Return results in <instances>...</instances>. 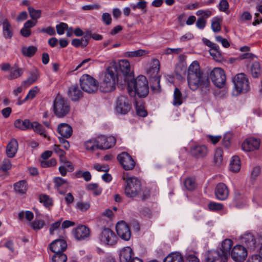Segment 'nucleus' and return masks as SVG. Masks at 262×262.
<instances>
[{"label": "nucleus", "instance_id": "nucleus-1", "mask_svg": "<svg viewBox=\"0 0 262 262\" xmlns=\"http://www.w3.org/2000/svg\"><path fill=\"white\" fill-rule=\"evenodd\" d=\"M187 81L190 89L192 91H195L199 88L205 92L209 91L210 81L200 70L199 62L196 61L192 62L188 68Z\"/></svg>", "mask_w": 262, "mask_h": 262}, {"label": "nucleus", "instance_id": "nucleus-2", "mask_svg": "<svg viewBox=\"0 0 262 262\" xmlns=\"http://www.w3.org/2000/svg\"><path fill=\"white\" fill-rule=\"evenodd\" d=\"M126 84L128 94L132 97L137 95L139 97H145L149 93L148 81L143 75H140L135 79L132 77Z\"/></svg>", "mask_w": 262, "mask_h": 262}, {"label": "nucleus", "instance_id": "nucleus-3", "mask_svg": "<svg viewBox=\"0 0 262 262\" xmlns=\"http://www.w3.org/2000/svg\"><path fill=\"white\" fill-rule=\"evenodd\" d=\"M111 67H116L117 84L122 86L125 85L126 82L134 77L133 73L130 70V63L126 59L121 60L118 64H114Z\"/></svg>", "mask_w": 262, "mask_h": 262}, {"label": "nucleus", "instance_id": "nucleus-4", "mask_svg": "<svg viewBox=\"0 0 262 262\" xmlns=\"http://www.w3.org/2000/svg\"><path fill=\"white\" fill-rule=\"evenodd\" d=\"M126 185L124 187V193L126 196L129 198H134L138 196L142 191V184L139 179L135 177L125 178Z\"/></svg>", "mask_w": 262, "mask_h": 262}, {"label": "nucleus", "instance_id": "nucleus-5", "mask_svg": "<svg viewBox=\"0 0 262 262\" xmlns=\"http://www.w3.org/2000/svg\"><path fill=\"white\" fill-rule=\"evenodd\" d=\"M116 67H109L106 70L103 82L101 83L102 91L105 93L110 92L115 88L117 83V75H116Z\"/></svg>", "mask_w": 262, "mask_h": 262}, {"label": "nucleus", "instance_id": "nucleus-6", "mask_svg": "<svg viewBox=\"0 0 262 262\" xmlns=\"http://www.w3.org/2000/svg\"><path fill=\"white\" fill-rule=\"evenodd\" d=\"M54 114L58 118H63L68 115L70 111V105L69 101L58 95L55 97L53 103Z\"/></svg>", "mask_w": 262, "mask_h": 262}, {"label": "nucleus", "instance_id": "nucleus-7", "mask_svg": "<svg viewBox=\"0 0 262 262\" xmlns=\"http://www.w3.org/2000/svg\"><path fill=\"white\" fill-rule=\"evenodd\" d=\"M232 81L237 95L249 90V82L245 74L241 73L236 74L233 78Z\"/></svg>", "mask_w": 262, "mask_h": 262}, {"label": "nucleus", "instance_id": "nucleus-8", "mask_svg": "<svg viewBox=\"0 0 262 262\" xmlns=\"http://www.w3.org/2000/svg\"><path fill=\"white\" fill-rule=\"evenodd\" d=\"M80 84L83 91L88 93H92L98 89V82L92 76L85 74L80 79Z\"/></svg>", "mask_w": 262, "mask_h": 262}, {"label": "nucleus", "instance_id": "nucleus-9", "mask_svg": "<svg viewBox=\"0 0 262 262\" xmlns=\"http://www.w3.org/2000/svg\"><path fill=\"white\" fill-rule=\"evenodd\" d=\"M132 108L131 102L125 95H120L116 98L115 110L118 114L125 115Z\"/></svg>", "mask_w": 262, "mask_h": 262}, {"label": "nucleus", "instance_id": "nucleus-10", "mask_svg": "<svg viewBox=\"0 0 262 262\" xmlns=\"http://www.w3.org/2000/svg\"><path fill=\"white\" fill-rule=\"evenodd\" d=\"M210 77L213 84L218 88L224 87L226 77L225 71L220 68H214L210 73Z\"/></svg>", "mask_w": 262, "mask_h": 262}, {"label": "nucleus", "instance_id": "nucleus-11", "mask_svg": "<svg viewBox=\"0 0 262 262\" xmlns=\"http://www.w3.org/2000/svg\"><path fill=\"white\" fill-rule=\"evenodd\" d=\"M247 254V249L244 246L236 245L233 247L229 255L235 262H243Z\"/></svg>", "mask_w": 262, "mask_h": 262}, {"label": "nucleus", "instance_id": "nucleus-12", "mask_svg": "<svg viewBox=\"0 0 262 262\" xmlns=\"http://www.w3.org/2000/svg\"><path fill=\"white\" fill-rule=\"evenodd\" d=\"M117 239L115 233L109 228L103 229L99 236V239L102 243L110 246L115 245Z\"/></svg>", "mask_w": 262, "mask_h": 262}, {"label": "nucleus", "instance_id": "nucleus-13", "mask_svg": "<svg viewBox=\"0 0 262 262\" xmlns=\"http://www.w3.org/2000/svg\"><path fill=\"white\" fill-rule=\"evenodd\" d=\"M117 159L125 170L133 169L135 166V162L127 152H123L117 156Z\"/></svg>", "mask_w": 262, "mask_h": 262}, {"label": "nucleus", "instance_id": "nucleus-14", "mask_svg": "<svg viewBox=\"0 0 262 262\" xmlns=\"http://www.w3.org/2000/svg\"><path fill=\"white\" fill-rule=\"evenodd\" d=\"M116 142L115 138L113 136L105 137L101 136L97 139V148L107 149L114 146Z\"/></svg>", "mask_w": 262, "mask_h": 262}, {"label": "nucleus", "instance_id": "nucleus-15", "mask_svg": "<svg viewBox=\"0 0 262 262\" xmlns=\"http://www.w3.org/2000/svg\"><path fill=\"white\" fill-rule=\"evenodd\" d=\"M118 235L124 241H128L131 236V232L127 224L123 221H121L116 226Z\"/></svg>", "mask_w": 262, "mask_h": 262}, {"label": "nucleus", "instance_id": "nucleus-16", "mask_svg": "<svg viewBox=\"0 0 262 262\" xmlns=\"http://www.w3.org/2000/svg\"><path fill=\"white\" fill-rule=\"evenodd\" d=\"M64 236L61 235V238L56 239L50 244V250L56 253H63L67 248V244L63 239Z\"/></svg>", "mask_w": 262, "mask_h": 262}, {"label": "nucleus", "instance_id": "nucleus-17", "mask_svg": "<svg viewBox=\"0 0 262 262\" xmlns=\"http://www.w3.org/2000/svg\"><path fill=\"white\" fill-rule=\"evenodd\" d=\"M73 234L77 241L85 240L89 237L90 230L84 225H79L73 229Z\"/></svg>", "mask_w": 262, "mask_h": 262}, {"label": "nucleus", "instance_id": "nucleus-18", "mask_svg": "<svg viewBox=\"0 0 262 262\" xmlns=\"http://www.w3.org/2000/svg\"><path fill=\"white\" fill-rule=\"evenodd\" d=\"M190 152L193 157L196 159H202L207 156L208 148L205 145H195L191 147Z\"/></svg>", "mask_w": 262, "mask_h": 262}, {"label": "nucleus", "instance_id": "nucleus-19", "mask_svg": "<svg viewBox=\"0 0 262 262\" xmlns=\"http://www.w3.org/2000/svg\"><path fill=\"white\" fill-rule=\"evenodd\" d=\"M260 145V140L255 138L246 139L242 145V149L245 151H251L258 149Z\"/></svg>", "mask_w": 262, "mask_h": 262}, {"label": "nucleus", "instance_id": "nucleus-20", "mask_svg": "<svg viewBox=\"0 0 262 262\" xmlns=\"http://www.w3.org/2000/svg\"><path fill=\"white\" fill-rule=\"evenodd\" d=\"M214 192L216 199L222 201L226 200L229 195L228 188L223 183H219L217 184Z\"/></svg>", "mask_w": 262, "mask_h": 262}, {"label": "nucleus", "instance_id": "nucleus-21", "mask_svg": "<svg viewBox=\"0 0 262 262\" xmlns=\"http://www.w3.org/2000/svg\"><path fill=\"white\" fill-rule=\"evenodd\" d=\"M242 243L248 249L254 250L256 248V240L251 233H246L241 238Z\"/></svg>", "mask_w": 262, "mask_h": 262}, {"label": "nucleus", "instance_id": "nucleus-22", "mask_svg": "<svg viewBox=\"0 0 262 262\" xmlns=\"http://www.w3.org/2000/svg\"><path fill=\"white\" fill-rule=\"evenodd\" d=\"M233 242L232 240L227 238L222 242L221 248L219 251L221 252L223 257V261H226L230 254V250L232 246Z\"/></svg>", "mask_w": 262, "mask_h": 262}, {"label": "nucleus", "instance_id": "nucleus-23", "mask_svg": "<svg viewBox=\"0 0 262 262\" xmlns=\"http://www.w3.org/2000/svg\"><path fill=\"white\" fill-rule=\"evenodd\" d=\"M57 130L61 137L66 139L71 137L73 133L72 127L68 124L64 123L58 125Z\"/></svg>", "mask_w": 262, "mask_h": 262}, {"label": "nucleus", "instance_id": "nucleus-24", "mask_svg": "<svg viewBox=\"0 0 262 262\" xmlns=\"http://www.w3.org/2000/svg\"><path fill=\"white\" fill-rule=\"evenodd\" d=\"M133 255V251L129 247L124 248L120 253V260L121 262H129Z\"/></svg>", "mask_w": 262, "mask_h": 262}, {"label": "nucleus", "instance_id": "nucleus-25", "mask_svg": "<svg viewBox=\"0 0 262 262\" xmlns=\"http://www.w3.org/2000/svg\"><path fill=\"white\" fill-rule=\"evenodd\" d=\"M160 68L159 61L157 59H154L152 61V66L147 71L149 78L156 76H160L158 75Z\"/></svg>", "mask_w": 262, "mask_h": 262}, {"label": "nucleus", "instance_id": "nucleus-26", "mask_svg": "<svg viewBox=\"0 0 262 262\" xmlns=\"http://www.w3.org/2000/svg\"><path fill=\"white\" fill-rule=\"evenodd\" d=\"M222 255L219 250H210L206 254L205 259L206 262H214L219 258L223 261V257Z\"/></svg>", "mask_w": 262, "mask_h": 262}, {"label": "nucleus", "instance_id": "nucleus-27", "mask_svg": "<svg viewBox=\"0 0 262 262\" xmlns=\"http://www.w3.org/2000/svg\"><path fill=\"white\" fill-rule=\"evenodd\" d=\"M18 149V143L16 140L13 139L7 146L6 154L8 157L13 158L15 156Z\"/></svg>", "mask_w": 262, "mask_h": 262}, {"label": "nucleus", "instance_id": "nucleus-28", "mask_svg": "<svg viewBox=\"0 0 262 262\" xmlns=\"http://www.w3.org/2000/svg\"><path fill=\"white\" fill-rule=\"evenodd\" d=\"M68 95L72 101H76L82 96V92L76 85L71 86L68 91Z\"/></svg>", "mask_w": 262, "mask_h": 262}, {"label": "nucleus", "instance_id": "nucleus-29", "mask_svg": "<svg viewBox=\"0 0 262 262\" xmlns=\"http://www.w3.org/2000/svg\"><path fill=\"white\" fill-rule=\"evenodd\" d=\"M32 122L27 119L24 120L18 119L14 122L15 127L23 130L31 129L32 127Z\"/></svg>", "mask_w": 262, "mask_h": 262}, {"label": "nucleus", "instance_id": "nucleus-30", "mask_svg": "<svg viewBox=\"0 0 262 262\" xmlns=\"http://www.w3.org/2000/svg\"><path fill=\"white\" fill-rule=\"evenodd\" d=\"M233 201L234 205L238 208L242 207L246 203L244 195L237 190L234 191Z\"/></svg>", "mask_w": 262, "mask_h": 262}, {"label": "nucleus", "instance_id": "nucleus-31", "mask_svg": "<svg viewBox=\"0 0 262 262\" xmlns=\"http://www.w3.org/2000/svg\"><path fill=\"white\" fill-rule=\"evenodd\" d=\"M185 97L182 96V94L180 90L176 88L173 92V99L172 101V104L175 106H179L181 105Z\"/></svg>", "mask_w": 262, "mask_h": 262}, {"label": "nucleus", "instance_id": "nucleus-32", "mask_svg": "<svg viewBox=\"0 0 262 262\" xmlns=\"http://www.w3.org/2000/svg\"><path fill=\"white\" fill-rule=\"evenodd\" d=\"M13 187L16 192L24 194L27 190V183L25 180H21L14 183Z\"/></svg>", "mask_w": 262, "mask_h": 262}, {"label": "nucleus", "instance_id": "nucleus-33", "mask_svg": "<svg viewBox=\"0 0 262 262\" xmlns=\"http://www.w3.org/2000/svg\"><path fill=\"white\" fill-rule=\"evenodd\" d=\"M163 262H184V260L182 255L179 253H172L165 257Z\"/></svg>", "mask_w": 262, "mask_h": 262}, {"label": "nucleus", "instance_id": "nucleus-34", "mask_svg": "<svg viewBox=\"0 0 262 262\" xmlns=\"http://www.w3.org/2000/svg\"><path fill=\"white\" fill-rule=\"evenodd\" d=\"M38 77L39 72L36 69H35L31 72V75L29 78L23 82V84L25 86H28L36 81Z\"/></svg>", "mask_w": 262, "mask_h": 262}, {"label": "nucleus", "instance_id": "nucleus-35", "mask_svg": "<svg viewBox=\"0 0 262 262\" xmlns=\"http://www.w3.org/2000/svg\"><path fill=\"white\" fill-rule=\"evenodd\" d=\"M32 127L31 129H33L34 132L37 133L45 138H47L48 140H50V137L47 136L46 133V130L43 127L37 122H33L32 124Z\"/></svg>", "mask_w": 262, "mask_h": 262}, {"label": "nucleus", "instance_id": "nucleus-36", "mask_svg": "<svg viewBox=\"0 0 262 262\" xmlns=\"http://www.w3.org/2000/svg\"><path fill=\"white\" fill-rule=\"evenodd\" d=\"M230 170L234 172L238 171L241 169V161L237 156H234L230 163Z\"/></svg>", "mask_w": 262, "mask_h": 262}, {"label": "nucleus", "instance_id": "nucleus-37", "mask_svg": "<svg viewBox=\"0 0 262 262\" xmlns=\"http://www.w3.org/2000/svg\"><path fill=\"white\" fill-rule=\"evenodd\" d=\"M37 50V48L33 46L28 47H24L21 49V52L24 56L28 57H32L34 55Z\"/></svg>", "mask_w": 262, "mask_h": 262}, {"label": "nucleus", "instance_id": "nucleus-38", "mask_svg": "<svg viewBox=\"0 0 262 262\" xmlns=\"http://www.w3.org/2000/svg\"><path fill=\"white\" fill-rule=\"evenodd\" d=\"M24 72V70L21 68H12L10 69V74L7 76L9 80L16 79L20 76Z\"/></svg>", "mask_w": 262, "mask_h": 262}, {"label": "nucleus", "instance_id": "nucleus-39", "mask_svg": "<svg viewBox=\"0 0 262 262\" xmlns=\"http://www.w3.org/2000/svg\"><path fill=\"white\" fill-rule=\"evenodd\" d=\"M223 151L221 148H217L215 151L214 162L216 165L220 166L223 163Z\"/></svg>", "mask_w": 262, "mask_h": 262}, {"label": "nucleus", "instance_id": "nucleus-40", "mask_svg": "<svg viewBox=\"0 0 262 262\" xmlns=\"http://www.w3.org/2000/svg\"><path fill=\"white\" fill-rule=\"evenodd\" d=\"M3 33L4 37L6 39H10L12 37V28L10 23L3 26Z\"/></svg>", "mask_w": 262, "mask_h": 262}, {"label": "nucleus", "instance_id": "nucleus-41", "mask_svg": "<svg viewBox=\"0 0 262 262\" xmlns=\"http://www.w3.org/2000/svg\"><path fill=\"white\" fill-rule=\"evenodd\" d=\"M251 72L252 76L254 78L258 77L261 73V68L258 62H254L251 68Z\"/></svg>", "mask_w": 262, "mask_h": 262}, {"label": "nucleus", "instance_id": "nucleus-42", "mask_svg": "<svg viewBox=\"0 0 262 262\" xmlns=\"http://www.w3.org/2000/svg\"><path fill=\"white\" fill-rule=\"evenodd\" d=\"M150 81L151 82L150 86L152 90L159 92L160 90V76H155L152 78H150Z\"/></svg>", "mask_w": 262, "mask_h": 262}, {"label": "nucleus", "instance_id": "nucleus-43", "mask_svg": "<svg viewBox=\"0 0 262 262\" xmlns=\"http://www.w3.org/2000/svg\"><path fill=\"white\" fill-rule=\"evenodd\" d=\"M186 68L184 67H178L175 70V76L177 79L181 80L184 78L186 75Z\"/></svg>", "mask_w": 262, "mask_h": 262}, {"label": "nucleus", "instance_id": "nucleus-44", "mask_svg": "<svg viewBox=\"0 0 262 262\" xmlns=\"http://www.w3.org/2000/svg\"><path fill=\"white\" fill-rule=\"evenodd\" d=\"M67 256L63 253H56L52 258V262H66Z\"/></svg>", "mask_w": 262, "mask_h": 262}, {"label": "nucleus", "instance_id": "nucleus-45", "mask_svg": "<svg viewBox=\"0 0 262 262\" xmlns=\"http://www.w3.org/2000/svg\"><path fill=\"white\" fill-rule=\"evenodd\" d=\"M75 177L77 178H80L81 177H82L84 179V180L86 182L90 181L92 177L91 174L89 171H86L83 172L81 170H79L77 171L75 173Z\"/></svg>", "mask_w": 262, "mask_h": 262}, {"label": "nucleus", "instance_id": "nucleus-46", "mask_svg": "<svg viewBox=\"0 0 262 262\" xmlns=\"http://www.w3.org/2000/svg\"><path fill=\"white\" fill-rule=\"evenodd\" d=\"M136 108L137 114L139 116L144 117L147 116V112L144 106H142L141 102H136Z\"/></svg>", "mask_w": 262, "mask_h": 262}, {"label": "nucleus", "instance_id": "nucleus-47", "mask_svg": "<svg viewBox=\"0 0 262 262\" xmlns=\"http://www.w3.org/2000/svg\"><path fill=\"white\" fill-rule=\"evenodd\" d=\"M28 9L30 16L32 19L36 20L40 17L41 13L40 10H35L31 7H28Z\"/></svg>", "mask_w": 262, "mask_h": 262}, {"label": "nucleus", "instance_id": "nucleus-48", "mask_svg": "<svg viewBox=\"0 0 262 262\" xmlns=\"http://www.w3.org/2000/svg\"><path fill=\"white\" fill-rule=\"evenodd\" d=\"M40 202L43 204L46 207L52 205V199L46 194H40L39 196Z\"/></svg>", "mask_w": 262, "mask_h": 262}, {"label": "nucleus", "instance_id": "nucleus-49", "mask_svg": "<svg viewBox=\"0 0 262 262\" xmlns=\"http://www.w3.org/2000/svg\"><path fill=\"white\" fill-rule=\"evenodd\" d=\"M184 185L187 189L191 191L195 188V181L191 178H187L184 181Z\"/></svg>", "mask_w": 262, "mask_h": 262}, {"label": "nucleus", "instance_id": "nucleus-50", "mask_svg": "<svg viewBox=\"0 0 262 262\" xmlns=\"http://www.w3.org/2000/svg\"><path fill=\"white\" fill-rule=\"evenodd\" d=\"M221 19L219 18H214L211 22V28L214 32L220 31L221 27L220 22Z\"/></svg>", "mask_w": 262, "mask_h": 262}, {"label": "nucleus", "instance_id": "nucleus-51", "mask_svg": "<svg viewBox=\"0 0 262 262\" xmlns=\"http://www.w3.org/2000/svg\"><path fill=\"white\" fill-rule=\"evenodd\" d=\"M208 207L211 211H220L223 209V205L221 203L211 202L208 204Z\"/></svg>", "mask_w": 262, "mask_h": 262}, {"label": "nucleus", "instance_id": "nucleus-52", "mask_svg": "<svg viewBox=\"0 0 262 262\" xmlns=\"http://www.w3.org/2000/svg\"><path fill=\"white\" fill-rule=\"evenodd\" d=\"M84 146L87 150L91 151L97 148V140H90L85 142Z\"/></svg>", "mask_w": 262, "mask_h": 262}, {"label": "nucleus", "instance_id": "nucleus-53", "mask_svg": "<svg viewBox=\"0 0 262 262\" xmlns=\"http://www.w3.org/2000/svg\"><path fill=\"white\" fill-rule=\"evenodd\" d=\"M232 138V134L231 133L225 134L223 139V144L225 147L228 148L230 146L231 144L230 140Z\"/></svg>", "mask_w": 262, "mask_h": 262}, {"label": "nucleus", "instance_id": "nucleus-54", "mask_svg": "<svg viewBox=\"0 0 262 262\" xmlns=\"http://www.w3.org/2000/svg\"><path fill=\"white\" fill-rule=\"evenodd\" d=\"M68 26L64 23H60L56 26V31L59 35H62L64 33V31L68 29Z\"/></svg>", "mask_w": 262, "mask_h": 262}, {"label": "nucleus", "instance_id": "nucleus-55", "mask_svg": "<svg viewBox=\"0 0 262 262\" xmlns=\"http://www.w3.org/2000/svg\"><path fill=\"white\" fill-rule=\"evenodd\" d=\"M45 222L43 220H35L32 223V227L34 230H39L45 226Z\"/></svg>", "mask_w": 262, "mask_h": 262}, {"label": "nucleus", "instance_id": "nucleus-56", "mask_svg": "<svg viewBox=\"0 0 262 262\" xmlns=\"http://www.w3.org/2000/svg\"><path fill=\"white\" fill-rule=\"evenodd\" d=\"M229 3L227 0H221L219 5V9L220 11L226 12L229 9Z\"/></svg>", "mask_w": 262, "mask_h": 262}, {"label": "nucleus", "instance_id": "nucleus-57", "mask_svg": "<svg viewBox=\"0 0 262 262\" xmlns=\"http://www.w3.org/2000/svg\"><path fill=\"white\" fill-rule=\"evenodd\" d=\"M54 182L55 183V187L59 188L64 184H67V181L64 179L60 177H56L54 179Z\"/></svg>", "mask_w": 262, "mask_h": 262}, {"label": "nucleus", "instance_id": "nucleus-58", "mask_svg": "<svg viewBox=\"0 0 262 262\" xmlns=\"http://www.w3.org/2000/svg\"><path fill=\"white\" fill-rule=\"evenodd\" d=\"M75 225V223L72 221H70L69 220H66L64 221L61 224V228L60 230H61L63 231V235L64 236L65 234V231L64 229L69 228L70 227L73 226ZM60 230V229H59Z\"/></svg>", "mask_w": 262, "mask_h": 262}, {"label": "nucleus", "instance_id": "nucleus-59", "mask_svg": "<svg viewBox=\"0 0 262 262\" xmlns=\"http://www.w3.org/2000/svg\"><path fill=\"white\" fill-rule=\"evenodd\" d=\"M209 53L211 56H212L213 59L216 61H220L222 58V53L220 50H214V51H212V50H209Z\"/></svg>", "mask_w": 262, "mask_h": 262}, {"label": "nucleus", "instance_id": "nucleus-60", "mask_svg": "<svg viewBox=\"0 0 262 262\" xmlns=\"http://www.w3.org/2000/svg\"><path fill=\"white\" fill-rule=\"evenodd\" d=\"M61 225V220H59L53 224H52L50 226V233L51 235H53L54 234V231L59 229V227Z\"/></svg>", "mask_w": 262, "mask_h": 262}, {"label": "nucleus", "instance_id": "nucleus-61", "mask_svg": "<svg viewBox=\"0 0 262 262\" xmlns=\"http://www.w3.org/2000/svg\"><path fill=\"white\" fill-rule=\"evenodd\" d=\"M90 205L89 203L79 202L77 203V208L81 211H85L90 208Z\"/></svg>", "mask_w": 262, "mask_h": 262}, {"label": "nucleus", "instance_id": "nucleus-62", "mask_svg": "<svg viewBox=\"0 0 262 262\" xmlns=\"http://www.w3.org/2000/svg\"><path fill=\"white\" fill-rule=\"evenodd\" d=\"M215 40L216 41L221 42L222 46L225 48H228L230 46V43L226 39L223 38L221 36H216Z\"/></svg>", "mask_w": 262, "mask_h": 262}, {"label": "nucleus", "instance_id": "nucleus-63", "mask_svg": "<svg viewBox=\"0 0 262 262\" xmlns=\"http://www.w3.org/2000/svg\"><path fill=\"white\" fill-rule=\"evenodd\" d=\"M206 21L204 17L201 16L198 18L196 22V26L200 29H203L205 27Z\"/></svg>", "mask_w": 262, "mask_h": 262}, {"label": "nucleus", "instance_id": "nucleus-64", "mask_svg": "<svg viewBox=\"0 0 262 262\" xmlns=\"http://www.w3.org/2000/svg\"><path fill=\"white\" fill-rule=\"evenodd\" d=\"M247 262H262V257L259 255H253L248 258Z\"/></svg>", "mask_w": 262, "mask_h": 262}]
</instances>
